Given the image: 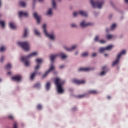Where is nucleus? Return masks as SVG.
Instances as JSON below:
<instances>
[{"mask_svg": "<svg viewBox=\"0 0 128 128\" xmlns=\"http://www.w3.org/2000/svg\"><path fill=\"white\" fill-rule=\"evenodd\" d=\"M64 84V81L62 80L60 78H55V84L57 86L58 92L59 94L64 92V88H62Z\"/></svg>", "mask_w": 128, "mask_h": 128, "instance_id": "1", "label": "nucleus"}, {"mask_svg": "<svg viewBox=\"0 0 128 128\" xmlns=\"http://www.w3.org/2000/svg\"><path fill=\"white\" fill-rule=\"evenodd\" d=\"M90 4L93 8H102V6H104V2L102 1H94V0H90Z\"/></svg>", "mask_w": 128, "mask_h": 128, "instance_id": "2", "label": "nucleus"}, {"mask_svg": "<svg viewBox=\"0 0 128 128\" xmlns=\"http://www.w3.org/2000/svg\"><path fill=\"white\" fill-rule=\"evenodd\" d=\"M18 44L21 46L24 50L28 52L30 50V43L28 42H18Z\"/></svg>", "mask_w": 128, "mask_h": 128, "instance_id": "3", "label": "nucleus"}, {"mask_svg": "<svg viewBox=\"0 0 128 128\" xmlns=\"http://www.w3.org/2000/svg\"><path fill=\"white\" fill-rule=\"evenodd\" d=\"M126 54V51L124 50H122L120 53H119L117 55V58L112 63V66H116L118 64V62H120V58H122V56H124V54Z\"/></svg>", "mask_w": 128, "mask_h": 128, "instance_id": "4", "label": "nucleus"}, {"mask_svg": "<svg viewBox=\"0 0 128 128\" xmlns=\"http://www.w3.org/2000/svg\"><path fill=\"white\" fill-rule=\"evenodd\" d=\"M60 56V58H62V60H64V58H68V56H66V55L64 53H60V54H54V55H52L50 56V58L51 60V62H53L54 60V58H56V56Z\"/></svg>", "mask_w": 128, "mask_h": 128, "instance_id": "5", "label": "nucleus"}, {"mask_svg": "<svg viewBox=\"0 0 128 128\" xmlns=\"http://www.w3.org/2000/svg\"><path fill=\"white\" fill-rule=\"evenodd\" d=\"M43 28L44 30V33L50 40H54V34H50L48 33V31H46V24H44L43 25Z\"/></svg>", "mask_w": 128, "mask_h": 128, "instance_id": "6", "label": "nucleus"}, {"mask_svg": "<svg viewBox=\"0 0 128 128\" xmlns=\"http://www.w3.org/2000/svg\"><path fill=\"white\" fill-rule=\"evenodd\" d=\"M78 14H80V16H85V17L88 16V14L84 11H80L79 12H74L73 13V16L75 18L77 16H78Z\"/></svg>", "mask_w": 128, "mask_h": 128, "instance_id": "7", "label": "nucleus"}, {"mask_svg": "<svg viewBox=\"0 0 128 128\" xmlns=\"http://www.w3.org/2000/svg\"><path fill=\"white\" fill-rule=\"evenodd\" d=\"M38 56L37 52H33L30 54L28 56H26L25 57H22L21 58V60H22V62H24V60H28V58H32V56Z\"/></svg>", "mask_w": 128, "mask_h": 128, "instance_id": "8", "label": "nucleus"}, {"mask_svg": "<svg viewBox=\"0 0 128 128\" xmlns=\"http://www.w3.org/2000/svg\"><path fill=\"white\" fill-rule=\"evenodd\" d=\"M112 48H114L112 45L107 46L106 48H101L99 49V52H104L105 50H110Z\"/></svg>", "mask_w": 128, "mask_h": 128, "instance_id": "9", "label": "nucleus"}, {"mask_svg": "<svg viewBox=\"0 0 128 128\" xmlns=\"http://www.w3.org/2000/svg\"><path fill=\"white\" fill-rule=\"evenodd\" d=\"M72 82L74 84H82L86 82L84 80H80L76 79L72 80Z\"/></svg>", "mask_w": 128, "mask_h": 128, "instance_id": "10", "label": "nucleus"}, {"mask_svg": "<svg viewBox=\"0 0 128 128\" xmlns=\"http://www.w3.org/2000/svg\"><path fill=\"white\" fill-rule=\"evenodd\" d=\"M54 70V65H51L50 68L49 70L44 74V75L42 76V78H44L48 74H50V72H52V70Z\"/></svg>", "mask_w": 128, "mask_h": 128, "instance_id": "11", "label": "nucleus"}, {"mask_svg": "<svg viewBox=\"0 0 128 128\" xmlns=\"http://www.w3.org/2000/svg\"><path fill=\"white\" fill-rule=\"evenodd\" d=\"M80 26L82 28H86V26H92V23H86V21L83 20L82 21L80 24Z\"/></svg>", "mask_w": 128, "mask_h": 128, "instance_id": "12", "label": "nucleus"}, {"mask_svg": "<svg viewBox=\"0 0 128 128\" xmlns=\"http://www.w3.org/2000/svg\"><path fill=\"white\" fill-rule=\"evenodd\" d=\"M36 62L38 64L35 68V70H36L40 68V64H42V60L37 58L36 59Z\"/></svg>", "mask_w": 128, "mask_h": 128, "instance_id": "13", "label": "nucleus"}, {"mask_svg": "<svg viewBox=\"0 0 128 128\" xmlns=\"http://www.w3.org/2000/svg\"><path fill=\"white\" fill-rule=\"evenodd\" d=\"M12 80H14L15 82H20V80H22V76H16L12 78Z\"/></svg>", "mask_w": 128, "mask_h": 128, "instance_id": "14", "label": "nucleus"}, {"mask_svg": "<svg viewBox=\"0 0 128 128\" xmlns=\"http://www.w3.org/2000/svg\"><path fill=\"white\" fill-rule=\"evenodd\" d=\"M34 18L36 20L38 24L40 22V16L38 15L36 12H34Z\"/></svg>", "mask_w": 128, "mask_h": 128, "instance_id": "15", "label": "nucleus"}, {"mask_svg": "<svg viewBox=\"0 0 128 128\" xmlns=\"http://www.w3.org/2000/svg\"><path fill=\"white\" fill-rule=\"evenodd\" d=\"M76 46H73L72 48H68L66 46H64V48L67 50V52H72V50H74Z\"/></svg>", "mask_w": 128, "mask_h": 128, "instance_id": "16", "label": "nucleus"}, {"mask_svg": "<svg viewBox=\"0 0 128 128\" xmlns=\"http://www.w3.org/2000/svg\"><path fill=\"white\" fill-rule=\"evenodd\" d=\"M28 14L26 12H19V16L22 18V16H28Z\"/></svg>", "mask_w": 128, "mask_h": 128, "instance_id": "17", "label": "nucleus"}, {"mask_svg": "<svg viewBox=\"0 0 128 128\" xmlns=\"http://www.w3.org/2000/svg\"><path fill=\"white\" fill-rule=\"evenodd\" d=\"M92 70L91 68H80L79 69V72H82V70H84V72H88V70Z\"/></svg>", "mask_w": 128, "mask_h": 128, "instance_id": "18", "label": "nucleus"}, {"mask_svg": "<svg viewBox=\"0 0 128 128\" xmlns=\"http://www.w3.org/2000/svg\"><path fill=\"white\" fill-rule=\"evenodd\" d=\"M9 26L10 28H12V30L16 28V24H14V22H10L9 24Z\"/></svg>", "mask_w": 128, "mask_h": 128, "instance_id": "19", "label": "nucleus"}, {"mask_svg": "<svg viewBox=\"0 0 128 128\" xmlns=\"http://www.w3.org/2000/svg\"><path fill=\"white\" fill-rule=\"evenodd\" d=\"M88 94H98V91L96 90H91L88 92Z\"/></svg>", "mask_w": 128, "mask_h": 128, "instance_id": "20", "label": "nucleus"}, {"mask_svg": "<svg viewBox=\"0 0 128 128\" xmlns=\"http://www.w3.org/2000/svg\"><path fill=\"white\" fill-rule=\"evenodd\" d=\"M19 4L20 6H22V8H26V3L22 1H20Z\"/></svg>", "mask_w": 128, "mask_h": 128, "instance_id": "21", "label": "nucleus"}, {"mask_svg": "<svg viewBox=\"0 0 128 128\" xmlns=\"http://www.w3.org/2000/svg\"><path fill=\"white\" fill-rule=\"evenodd\" d=\"M26 36H28V29L25 28L24 30V37L26 38Z\"/></svg>", "mask_w": 128, "mask_h": 128, "instance_id": "22", "label": "nucleus"}, {"mask_svg": "<svg viewBox=\"0 0 128 128\" xmlns=\"http://www.w3.org/2000/svg\"><path fill=\"white\" fill-rule=\"evenodd\" d=\"M52 5L54 8H56V0H52Z\"/></svg>", "mask_w": 128, "mask_h": 128, "instance_id": "23", "label": "nucleus"}, {"mask_svg": "<svg viewBox=\"0 0 128 128\" xmlns=\"http://www.w3.org/2000/svg\"><path fill=\"white\" fill-rule=\"evenodd\" d=\"M28 58H28L27 60H25L24 61H22L25 62V66H30V62L28 61Z\"/></svg>", "mask_w": 128, "mask_h": 128, "instance_id": "24", "label": "nucleus"}, {"mask_svg": "<svg viewBox=\"0 0 128 128\" xmlns=\"http://www.w3.org/2000/svg\"><path fill=\"white\" fill-rule=\"evenodd\" d=\"M50 88V82H48L46 84V89L47 90H48Z\"/></svg>", "mask_w": 128, "mask_h": 128, "instance_id": "25", "label": "nucleus"}, {"mask_svg": "<svg viewBox=\"0 0 128 128\" xmlns=\"http://www.w3.org/2000/svg\"><path fill=\"white\" fill-rule=\"evenodd\" d=\"M36 72H33L30 76V80H34V76H36Z\"/></svg>", "mask_w": 128, "mask_h": 128, "instance_id": "26", "label": "nucleus"}, {"mask_svg": "<svg viewBox=\"0 0 128 128\" xmlns=\"http://www.w3.org/2000/svg\"><path fill=\"white\" fill-rule=\"evenodd\" d=\"M52 14V8H50L48 10V12L46 13V14L47 16H50Z\"/></svg>", "mask_w": 128, "mask_h": 128, "instance_id": "27", "label": "nucleus"}, {"mask_svg": "<svg viewBox=\"0 0 128 128\" xmlns=\"http://www.w3.org/2000/svg\"><path fill=\"white\" fill-rule=\"evenodd\" d=\"M84 96H86V94L78 95L76 96V98H84Z\"/></svg>", "mask_w": 128, "mask_h": 128, "instance_id": "28", "label": "nucleus"}, {"mask_svg": "<svg viewBox=\"0 0 128 128\" xmlns=\"http://www.w3.org/2000/svg\"><path fill=\"white\" fill-rule=\"evenodd\" d=\"M34 88H40V83H37L34 85Z\"/></svg>", "mask_w": 128, "mask_h": 128, "instance_id": "29", "label": "nucleus"}, {"mask_svg": "<svg viewBox=\"0 0 128 128\" xmlns=\"http://www.w3.org/2000/svg\"><path fill=\"white\" fill-rule=\"evenodd\" d=\"M88 56V52H84L82 54V58H84L85 56Z\"/></svg>", "mask_w": 128, "mask_h": 128, "instance_id": "30", "label": "nucleus"}, {"mask_svg": "<svg viewBox=\"0 0 128 128\" xmlns=\"http://www.w3.org/2000/svg\"><path fill=\"white\" fill-rule=\"evenodd\" d=\"M0 24L2 28H4V22L0 20Z\"/></svg>", "mask_w": 128, "mask_h": 128, "instance_id": "31", "label": "nucleus"}, {"mask_svg": "<svg viewBox=\"0 0 128 128\" xmlns=\"http://www.w3.org/2000/svg\"><path fill=\"white\" fill-rule=\"evenodd\" d=\"M34 34L36 36H40V32H38V31L36 30H34Z\"/></svg>", "mask_w": 128, "mask_h": 128, "instance_id": "32", "label": "nucleus"}, {"mask_svg": "<svg viewBox=\"0 0 128 128\" xmlns=\"http://www.w3.org/2000/svg\"><path fill=\"white\" fill-rule=\"evenodd\" d=\"M37 108H38L39 110H40L42 108V106L40 104H38L37 106Z\"/></svg>", "mask_w": 128, "mask_h": 128, "instance_id": "33", "label": "nucleus"}, {"mask_svg": "<svg viewBox=\"0 0 128 128\" xmlns=\"http://www.w3.org/2000/svg\"><path fill=\"white\" fill-rule=\"evenodd\" d=\"M116 24H113L112 26H111V30H114V28H116Z\"/></svg>", "mask_w": 128, "mask_h": 128, "instance_id": "34", "label": "nucleus"}, {"mask_svg": "<svg viewBox=\"0 0 128 128\" xmlns=\"http://www.w3.org/2000/svg\"><path fill=\"white\" fill-rule=\"evenodd\" d=\"M112 38V35L111 34H108L106 36V38H108V40H110Z\"/></svg>", "mask_w": 128, "mask_h": 128, "instance_id": "35", "label": "nucleus"}, {"mask_svg": "<svg viewBox=\"0 0 128 128\" xmlns=\"http://www.w3.org/2000/svg\"><path fill=\"white\" fill-rule=\"evenodd\" d=\"M12 68V64H8L6 66V68Z\"/></svg>", "mask_w": 128, "mask_h": 128, "instance_id": "36", "label": "nucleus"}, {"mask_svg": "<svg viewBox=\"0 0 128 128\" xmlns=\"http://www.w3.org/2000/svg\"><path fill=\"white\" fill-rule=\"evenodd\" d=\"M8 118L9 120H14V116H12V115H9V116H8Z\"/></svg>", "mask_w": 128, "mask_h": 128, "instance_id": "37", "label": "nucleus"}, {"mask_svg": "<svg viewBox=\"0 0 128 128\" xmlns=\"http://www.w3.org/2000/svg\"><path fill=\"white\" fill-rule=\"evenodd\" d=\"M13 128H18V124L16 122L14 124Z\"/></svg>", "mask_w": 128, "mask_h": 128, "instance_id": "38", "label": "nucleus"}, {"mask_svg": "<svg viewBox=\"0 0 128 128\" xmlns=\"http://www.w3.org/2000/svg\"><path fill=\"white\" fill-rule=\"evenodd\" d=\"M6 50V48L2 46L0 48V52H4Z\"/></svg>", "mask_w": 128, "mask_h": 128, "instance_id": "39", "label": "nucleus"}, {"mask_svg": "<svg viewBox=\"0 0 128 128\" xmlns=\"http://www.w3.org/2000/svg\"><path fill=\"white\" fill-rule=\"evenodd\" d=\"M4 60V56H2L1 58L0 59V62H2Z\"/></svg>", "mask_w": 128, "mask_h": 128, "instance_id": "40", "label": "nucleus"}, {"mask_svg": "<svg viewBox=\"0 0 128 128\" xmlns=\"http://www.w3.org/2000/svg\"><path fill=\"white\" fill-rule=\"evenodd\" d=\"M106 74V71H102L100 73V76H104Z\"/></svg>", "mask_w": 128, "mask_h": 128, "instance_id": "41", "label": "nucleus"}, {"mask_svg": "<svg viewBox=\"0 0 128 128\" xmlns=\"http://www.w3.org/2000/svg\"><path fill=\"white\" fill-rule=\"evenodd\" d=\"M95 42H98L100 40V39L98 38V36H96L94 38Z\"/></svg>", "mask_w": 128, "mask_h": 128, "instance_id": "42", "label": "nucleus"}, {"mask_svg": "<svg viewBox=\"0 0 128 128\" xmlns=\"http://www.w3.org/2000/svg\"><path fill=\"white\" fill-rule=\"evenodd\" d=\"M98 56V54L96 53H93L92 54V58H94V56Z\"/></svg>", "mask_w": 128, "mask_h": 128, "instance_id": "43", "label": "nucleus"}, {"mask_svg": "<svg viewBox=\"0 0 128 128\" xmlns=\"http://www.w3.org/2000/svg\"><path fill=\"white\" fill-rule=\"evenodd\" d=\"M100 44H104L106 42V40H100Z\"/></svg>", "mask_w": 128, "mask_h": 128, "instance_id": "44", "label": "nucleus"}, {"mask_svg": "<svg viewBox=\"0 0 128 128\" xmlns=\"http://www.w3.org/2000/svg\"><path fill=\"white\" fill-rule=\"evenodd\" d=\"M71 26H72V28H76V24H72L71 25Z\"/></svg>", "mask_w": 128, "mask_h": 128, "instance_id": "45", "label": "nucleus"}, {"mask_svg": "<svg viewBox=\"0 0 128 128\" xmlns=\"http://www.w3.org/2000/svg\"><path fill=\"white\" fill-rule=\"evenodd\" d=\"M106 68V66H103V67L102 68V70H104Z\"/></svg>", "mask_w": 128, "mask_h": 128, "instance_id": "46", "label": "nucleus"}, {"mask_svg": "<svg viewBox=\"0 0 128 128\" xmlns=\"http://www.w3.org/2000/svg\"><path fill=\"white\" fill-rule=\"evenodd\" d=\"M64 68V65H62L61 66H60V68Z\"/></svg>", "mask_w": 128, "mask_h": 128, "instance_id": "47", "label": "nucleus"}, {"mask_svg": "<svg viewBox=\"0 0 128 128\" xmlns=\"http://www.w3.org/2000/svg\"><path fill=\"white\" fill-rule=\"evenodd\" d=\"M12 74L11 72H8V74Z\"/></svg>", "mask_w": 128, "mask_h": 128, "instance_id": "48", "label": "nucleus"}, {"mask_svg": "<svg viewBox=\"0 0 128 128\" xmlns=\"http://www.w3.org/2000/svg\"><path fill=\"white\" fill-rule=\"evenodd\" d=\"M104 56H108V54H104Z\"/></svg>", "mask_w": 128, "mask_h": 128, "instance_id": "49", "label": "nucleus"}, {"mask_svg": "<svg viewBox=\"0 0 128 128\" xmlns=\"http://www.w3.org/2000/svg\"><path fill=\"white\" fill-rule=\"evenodd\" d=\"M127 4H128V0H125Z\"/></svg>", "mask_w": 128, "mask_h": 128, "instance_id": "50", "label": "nucleus"}, {"mask_svg": "<svg viewBox=\"0 0 128 128\" xmlns=\"http://www.w3.org/2000/svg\"><path fill=\"white\" fill-rule=\"evenodd\" d=\"M108 100H110V96H108Z\"/></svg>", "mask_w": 128, "mask_h": 128, "instance_id": "51", "label": "nucleus"}, {"mask_svg": "<svg viewBox=\"0 0 128 128\" xmlns=\"http://www.w3.org/2000/svg\"><path fill=\"white\" fill-rule=\"evenodd\" d=\"M40 2H42V0H38Z\"/></svg>", "mask_w": 128, "mask_h": 128, "instance_id": "52", "label": "nucleus"}, {"mask_svg": "<svg viewBox=\"0 0 128 128\" xmlns=\"http://www.w3.org/2000/svg\"><path fill=\"white\" fill-rule=\"evenodd\" d=\"M76 54H78V52H76Z\"/></svg>", "mask_w": 128, "mask_h": 128, "instance_id": "53", "label": "nucleus"}, {"mask_svg": "<svg viewBox=\"0 0 128 128\" xmlns=\"http://www.w3.org/2000/svg\"><path fill=\"white\" fill-rule=\"evenodd\" d=\"M2 82V79H0V82Z\"/></svg>", "mask_w": 128, "mask_h": 128, "instance_id": "54", "label": "nucleus"}, {"mask_svg": "<svg viewBox=\"0 0 128 128\" xmlns=\"http://www.w3.org/2000/svg\"><path fill=\"white\" fill-rule=\"evenodd\" d=\"M36 0H34V2H36Z\"/></svg>", "mask_w": 128, "mask_h": 128, "instance_id": "55", "label": "nucleus"}]
</instances>
